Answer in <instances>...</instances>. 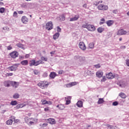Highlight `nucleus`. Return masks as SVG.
Segmentation results:
<instances>
[{"mask_svg": "<svg viewBox=\"0 0 129 129\" xmlns=\"http://www.w3.org/2000/svg\"><path fill=\"white\" fill-rule=\"evenodd\" d=\"M19 97H20V95H19L18 93H15L13 95V98H19Z\"/></svg>", "mask_w": 129, "mask_h": 129, "instance_id": "nucleus-34", "label": "nucleus"}, {"mask_svg": "<svg viewBox=\"0 0 129 129\" xmlns=\"http://www.w3.org/2000/svg\"><path fill=\"white\" fill-rule=\"evenodd\" d=\"M112 13H113V14H117V13H118V11H117V9H116V10H113L112 11Z\"/></svg>", "mask_w": 129, "mask_h": 129, "instance_id": "nucleus-49", "label": "nucleus"}, {"mask_svg": "<svg viewBox=\"0 0 129 129\" xmlns=\"http://www.w3.org/2000/svg\"><path fill=\"white\" fill-rule=\"evenodd\" d=\"M97 8L99 11H107L108 7L103 4H101L98 6Z\"/></svg>", "mask_w": 129, "mask_h": 129, "instance_id": "nucleus-4", "label": "nucleus"}, {"mask_svg": "<svg viewBox=\"0 0 129 129\" xmlns=\"http://www.w3.org/2000/svg\"><path fill=\"white\" fill-rule=\"evenodd\" d=\"M5 75H6V77H8V76H13V74L12 73H7Z\"/></svg>", "mask_w": 129, "mask_h": 129, "instance_id": "nucleus-44", "label": "nucleus"}, {"mask_svg": "<svg viewBox=\"0 0 129 129\" xmlns=\"http://www.w3.org/2000/svg\"><path fill=\"white\" fill-rule=\"evenodd\" d=\"M14 121L16 122V123H17V122H19V121H20V120L18 119H14Z\"/></svg>", "mask_w": 129, "mask_h": 129, "instance_id": "nucleus-58", "label": "nucleus"}, {"mask_svg": "<svg viewBox=\"0 0 129 129\" xmlns=\"http://www.w3.org/2000/svg\"><path fill=\"white\" fill-rule=\"evenodd\" d=\"M106 81V78L105 76H103L102 79L101 80V82H104Z\"/></svg>", "mask_w": 129, "mask_h": 129, "instance_id": "nucleus-39", "label": "nucleus"}, {"mask_svg": "<svg viewBox=\"0 0 129 129\" xmlns=\"http://www.w3.org/2000/svg\"><path fill=\"white\" fill-rule=\"evenodd\" d=\"M126 64L127 66L129 67V59H127L126 60Z\"/></svg>", "mask_w": 129, "mask_h": 129, "instance_id": "nucleus-59", "label": "nucleus"}, {"mask_svg": "<svg viewBox=\"0 0 129 129\" xmlns=\"http://www.w3.org/2000/svg\"><path fill=\"white\" fill-rule=\"evenodd\" d=\"M18 14L19 15H22V14H24V11H18Z\"/></svg>", "mask_w": 129, "mask_h": 129, "instance_id": "nucleus-57", "label": "nucleus"}, {"mask_svg": "<svg viewBox=\"0 0 129 129\" xmlns=\"http://www.w3.org/2000/svg\"><path fill=\"white\" fill-rule=\"evenodd\" d=\"M41 102H42V104H46L47 101L46 100H42Z\"/></svg>", "mask_w": 129, "mask_h": 129, "instance_id": "nucleus-50", "label": "nucleus"}, {"mask_svg": "<svg viewBox=\"0 0 129 129\" xmlns=\"http://www.w3.org/2000/svg\"><path fill=\"white\" fill-rule=\"evenodd\" d=\"M19 55V53L17 51H13L10 53V56L12 58H17Z\"/></svg>", "mask_w": 129, "mask_h": 129, "instance_id": "nucleus-9", "label": "nucleus"}, {"mask_svg": "<svg viewBox=\"0 0 129 129\" xmlns=\"http://www.w3.org/2000/svg\"><path fill=\"white\" fill-rule=\"evenodd\" d=\"M79 60L80 62H84V61H85V57L80 56Z\"/></svg>", "mask_w": 129, "mask_h": 129, "instance_id": "nucleus-32", "label": "nucleus"}, {"mask_svg": "<svg viewBox=\"0 0 129 129\" xmlns=\"http://www.w3.org/2000/svg\"><path fill=\"white\" fill-rule=\"evenodd\" d=\"M56 107H58L59 108V109H64V108H65V106H64V105L63 104H59L56 106Z\"/></svg>", "mask_w": 129, "mask_h": 129, "instance_id": "nucleus-23", "label": "nucleus"}, {"mask_svg": "<svg viewBox=\"0 0 129 129\" xmlns=\"http://www.w3.org/2000/svg\"><path fill=\"white\" fill-rule=\"evenodd\" d=\"M60 36V34L59 32L56 33L53 36V38L54 40H57L58 38H59V36Z\"/></svg>", "mask_w": 129, "mask_h": 129, "instance_id": "nucleus-19", "label": "nucleus"}, {"mask_svg": "<svg viewBox=\"0 0 129 129\" xmlns=\"http://www.w3.org/2000/svg\"><path fill=\"white\" fill-rule=\"evenodd\" d=\"M112 105L113 106H116L117 105H118V102L117 101H115L112 103Z\"/></svg>", "mask_w": 129, "mask_h": 129, "instance_id": "nucleus-42", "label": "nucleus"}, {"mask_svg": "<svg viewBox=\"0 0 129 129\" xmlns=\"http://www.w3.org/2000/svg\"><path fill=\"white\" fill-rule=\"evenodd\" d=\"M41 59L42 61H47V60H48V58H47V57H45L44 56H42L41 57Z\"/></svg>", "mask_w": 129, "mask_h": 129, "instance_id": "nucleus-41", "label": "nucleus"}, {"mask_svg": "<svg viewBox=\"0 0 129 129\" xmlns=\"http://www.w3.org/2000/svg\"><path fill=\"white\" fill-rule=\"evenodd\" d=\"M80 58V56L79 55H76L74 56L75 60H78V59Z\"/></svg>", "mask_w": 129, "mask_h": 129, "instance_id": "nucleus-46", "label": "nucleus"}, {"mask_svg": "<svg viewBox=\"0 0 129 129\" xmlns=\"http://www.w3.org/2000/svg\"><path fill=\"white\" fill-rule=\"evenodd\" d=\"M71 99V97L70 96L65 97V100L66 101V105H68V104H70V103L71 102V101H70Z\"/></svg>", "mask_w": 129, "mask_h": 129, "instance_id": "nucleus-12", "label": "nucleus"}, {"mask_svg": "<svg viewBox=\"0 0 129 129\" xmlns=\"http://www.w3.org/2000/svg\"><path fill=\"white\" fill-rule=\"evenodd\" d=\"M115 77V74H113L112 73H109L108 74H106V78L108 79H113Z\"/></svg>", "mask_w": 129, "mask_h": 129, "instance_id": "nucleus-7", "label": "nucleus"}, {"mask_svg": "<svg viewBox=\"0 0 129 129\" xmlns=\"http://www.w3.org/2000/svg\"><path fill=\"white\" fill-rule=\"evenodd\" d=\"M0 13H1V14H4V13H5V8H0Z\"/></svg>", "mask_w": 129, "mask_h": 129, "instance_id": "nucleus-40", "label": "nucleus"}, {"mask_svg": "<svg viewBox=\"0 0 129 129\" xmlns=\"http://www.w3.org/2000/svg\"><path fill=\"white\" fill-rule=\"evenodd\" d=\"M3 31H10V28H9V27L6 26L5 27H3Z\"/></svg>", "mask_w": 129, "mask_h": 129, "instance_id": "nucleus-37", "label": "nucleus"}, {"mask_svg": "<svg viewBox=\"0 0 129 129\" xmlns=\"http://www.w3.org/2000/svg\"><path fill=\"white\" fill-rule=\"evenodd\" d=\"M98 33H101L103 31H104V29L101 27L98 28L97 29Z\"/></svg>", "mask_w": 129, "mask_h": 129, "instance_id": "nucleus-33", "label": "nucleus"}, {"mask_svg": "<svg viewBox=\"0 0 129 129\" xmlns=\"http://www.w3.org/2000/svg\"><path fill=\"white\" fill-rule=\"evenodd\" d=\"M11 105H17L18 104V102L16 101H12L11 103Z\"/></svg>", "mask_w": 129, "mask_h": 129, "instance_id": "nucleus-31", "label": "nucleus"}, {"mask_svg": "<svg viewBox=\"0 0 129 129\" xmlns=\"http://www.w3.org/2000/svg\"><path fill=\"white\" fill-rule=\"evenodd\" d=\"M112 24H113V22L111 20H109L107 22V25L109 27L111 26V25H112Z\"/></svg>", "mask_w": 129, "mask_h": 129, "instance_id": "nucleus-28", "label": "nucleus"}, {"mask_svg": "<svg viewBox=\"0 0 129 129\" xmlns=\"http://www.w3.org/2000/svg\"><path fill=\"white\" fill-rule=\"evenodd\" d=\"M79 15H76L74 17L71 18L70 19V22H74L75 21H77L79 19Z\"/></svg>", "mask_w": 129, "mask_h": 129, "instance_id": "nucleus-10", "label": "nucleus"}, {"mask_svg": "<svg viewBox=\"0 0 129 129\" xmlns=\"http://www.w3.org/2000/svg\"><path fill=\"white\" fill-rule=\"evenodd\" d=\"M107 127H108L107 129H113V126L111 125H107Z\"/></svg>", "mask_w": 129, "mask_h": 129, "instance_id": "nucleus-43", "label": "nucleus"}, {"mask_svg": "<svg viewBox=\"0 0 129 129\" xmlns=\"http://www.w3.org/2000/svg\"><path fill=\"white\" fill-rule=\"evenodd\" d=\"M89 47L90 49H93V48H94V43H93V42L90 43L89 44Z\"/></svg>", "mask_w": 129, "mask_h": 129, "instance_id": "nucleus-27", "label": "nucleus"}, {"mask_svg": "<svg viewBox=\"0 0 129 129\" xmlns=\"http://www.w3.org/2000/svg\"><path fill=\"white\" fill-rule=\"evenodd\" d=\"M11 119H12V120L13 119V120L14 121L15 119H16V117H15L14 116H11Z\"/></svg>", "mask_w": 129, "mask_h": 129, "instance_id": "nucleus-61", "label": "nucleus"}, {"mask_svg": "<svg viewBox=\"0 0 129 129\" xmlns=\"http://www.w3.org/2000/svg\"><path fill=\"white\" fill-rule=\"evenodd\" d=\"M126 34H127V32L123 29L119 30L117 32V35L119 36H121V35H126Z\"/></svg>", "mask_w": 129, "mask_h": 129, "instance_id": "nucleus-6", "label": "nucleus"}, {"mask_svg": "<svg viewBox=\"0 0 129 129\" xmlns=\"http://www.w3.org/2000/svg\"><path fill=\"white\" fill-rule=\"evenodd\" d=\"M77 84H78V83L76 82L70 83L69 84L67 85V87H72V86H74L75 85H77Z\"/></svg>", "mask_w": 129, "mask_h": 129, "instance_id": "nucleus-13", "label": "nucleus"}, {"mask_svg": "<svg viewBox=\"0 0 129 129\" xmlns=\"http://www.w3.org/2000/svg\"><path fill=\"white\" fill-rule=\"evenodd\" d=\"M94 67H95V68H97V69L100 68V64H95Z\"/></svg>", "mask_w": 129, "mask_h": 129, "instance_id": "nucleus-51", "label": "nucleus"}, {"mask_svg": "<svg viewBox=\"0 0 129 129\" xmlns=\"http://www.w3.org/2000/svg\"><path fill=\"white\" fill-rule=\"evenodd\" d=\"M28 60H23L21 62V65H28Z\"/></svg>", "mask_w": 129, "mask_h": 129, "instance_id": "nucleus-25", "label": "nucleus"}, {"mask_svg": "<svg viewBox=\"0 0 129 129\" xmlns=\"http://www.w3.org/2000/svg\"><path fill=\"white\" fill-rule=\"evenodd\" d=\"M13 49V47H11L10 45L8 46V50H12Z\"/></svg>", "mask_w": 129, "mask_h": 129, "instance_id": "nucleus-62", "label": "nucleus"}, {"mask_svg": "<svg viewBox=\"0 0 129 129\" xmlns=\"http://www.w3.org/2000/svg\"><path fill=\"white\" fill-rule=\"evenodd\" d=\"M19 107L20 108H22L24 107V105H23V104H20L18 105Z\"/></svg>", "mask_w": 129, "mask_h": 129, "instance_id": "nucleus-60", "label": "nucleus"}, {"mask_svg": "<svg viewBox=\"0 0 129 129\" xmlns=\"http://www.w3.org/2000/svg\"><path fill=\"white\" fill-rule=\"evenodd\" d=\"M59 19L60 21H65V17L63 15L59 16Z\"/></svg>", "mask_w": 129, "mask_h": 129, "instance_id": "nucleus-36", "label": "nucleus"}, {"mask_svg": "<svg viewBox=\"0 0 129 129\" xmlns=\"http://www.w3.org/2000/svg\"><path fill=\"white\" fill-rule=\"evenodd\" d=\"M16 46H17V47H19V48H21V49H24V45H23V44L21 43H17L16 44Z\"/></svg>", "mask_w": 129, "mask_h": 129, "instance_id": "nucleus-26", "label": "nucleus"}, {"mask_svg": "<svg viewBox=\"0 0 129 129\" xmlns=\"http://www.w3.org/2000/svg\"><path fill=\"white\" fill-rule=\"evenodd\" d=\"M119 96H120V97H121V98H125V97H126L125 94H124V93H120L119 94Z\"/></svg>", "mask_w": 129, "mask_h": 129, "instance_id": "nucleus-30", "label": "nucleus"}, {"mask_svg": "<svg viewBox=\"0 0 129 129\" xmlns=\"http://www.w3.org/2000/svg\"><path fill=\"white\" fill-rule=\"evenodd\" d=\"M28 124H29V125H33V124H35V122H34L33 121H30L28 123Z\"/></svg>", "mask_w": 129, "mask_h": 129, "instance_id": "nucleus-45", "label": "nucleus"}, {"mask_svg": "<svg viewBox=\"0 0 129 129\" xmlns=\"http://www.w3.org/2000/svg\"><path fill=\"white\" fill-rule=\"evenodd\" d=\"M11 84L15 88H17L19 86V83L16 82H11Z\"/></svg>", "mask_w": 129, "mask_h": 129, "instance_id": "nucleus-16", "label": "nucleus"}, {"mask_svg": "<svg viewBox=\"0 0 129 129\" xmlns=\"http://www.w3.org/2000/svg\"><path fill=\"white\" fill-rule=\"evenodd\" d=\"M42 63V60H35V66H38V65H40Z\"/></svg>", "mask_w": 129, "mask_h": 129, "instance_id": "nucleus-29", "label": "nucleus"}, {"mask_svg": "<svg viewBox=\"0 0 129 129\" xmlns=\"http://www.w3.org/2000/svg\"><path fill=\"white\" fill-rule=\"evenodd\" d=\"M50 78L52 79H54L56 77V73H51L50 75H49Z\"/></svg>", "mask_w": 129, "mask_h": 129, "instance_id": "nucleus-24", "label": "nucleus"}, {"mask_svg": "<svg viewBox=\"0 0 129 129\" xmlns=\"http://www.w3.org/2000/svg\"><path fill=\"white\" fill-rule=\"evenodd\" d=\"M57 33H60L61 32V28L59 27V26H57L56 27Z\"/></svg>", "mask_w": 129, "mask_h": 129, "instance_id": "nucleus-47", "label": "nucleus"}, {"mask_svg": "<svg viewBox=\"0 0 129 129\" xmlns=\"http://www.w3.org/2000/svg\"><path fill=\"white\" fill-rule=\"evenodd\" d=\"M47 120L48 121V122L49 123H50V124H55V119H53V118H49L47 119Z\"/></svg>", "mask_w": 129, "mask_h": 129, "instance_id": "nucleus-17", "label": "nucleus"}, {"mask_svg": "<svg viewBox=\"0 0 129 129\" xmlns=\"http://www.w3.org/2000/svg\"><path fill=\"white\" fill-rule=\"evenodd\" d=\"M58 74H62L63 73V71L62 70L58 71Z\"/></svg>", "mask_w": 129, "mask_h": 129, "instance_id": "nucleus-63", "label": "nucleus"}, {"mask_svg": "<svg viewBox=\"0 0 129 129\" xmlns=\"http://www.w3.org/2000/svg\"><path fill=\"white\" fill-rule=\"evenodd\" d=\"M77 105L78 107H82L83 106V102L82 101H78L77 103Z\"/></svg>", "mask_w": 129, "mask_h": 129, "instance_id": "nucleus-18", "label": "nucleus"}, {"mask_svg": "<svg viewBox=\"0 0 129 129\" xmlns=\"http://www.w3.org/2000/svg\"><path fill=\"white\" fill-rule=\"evenodd\" d=\"M45 29L48 31H51L53 29V23L51 21H49L46 24Z\"/></svg>", "mask_w": 129, "mask_h": 129, "instance_id": "nucleus-3", "label": "nucleus"}, {"mask_svg": "<svg viewBox=\"0 0 129 129\" xmlns=\"http://www.w3.org/2000/svg\"><path fill=\"white\" fill-rule=\"evenodd\" d=\"M101 22H100V25H103V24H104V22H105V19L104 18H102L100 20Z\"/></svg>", "mask_w": 129, "mask_h": 129, "instance_id": "nucleus-38", "label": "nucleus"}, {"mask_svg": "<svg viewBox=\"0 0 129 129\" xmlns=\"http://www.w3.org/2000/svg\"><path fill=\"white\" fill-rule=\"evenodd\" d=\"M88 25L87 23H85V24L82 25V28H85L86 29H88Z\"/></svg>", "mask_w": 129, "mask_h": 129, "instance_id": "nucleus-35", "label": "nucleus"}, {"mask_svg": "<svg viewBox=\"0 0 129 129\" xmlns=\"http://www.w3.org/2000/svg\"><path fill=\"white\" fill-rule=\"evenodd\" d=\"M34 74H35V75H38V74H39V72L37 70H34L33 71Z\"/></svg>", "mask_w": 129, "mask_h": 129, "instance_id": "nucleus-48", "label": "nucleus"}, {"mask_svg": "<svg viewBox=\"0 0 129 129\" xmlns=\"http://www.w3.org/2000/svg\"><path fill=\"white\" fill-rule=\"evenodd\" d=\"M93 5L94 6H98V5H99V3L96 2L94 3Z\"/></svg>", "mask_w": 129, "mask_h": 129, "instance_id": "nucleus-55", "label": "nucleus"}, {"mask_svg": "<svg viewBox=\"0 0 129 129\" xmlns=\"http://www.w3.org/2000/svg\"><path fill=\"white\" fill-rule=\"evenodd\" d=\"M43 77H47V76H48V73H44L43 75H42Z\"/></svg>", "mask_w": 129, "mask_h": 129, "instance_id": "nucleus-52", "label": "nucleus"}, {"mask_svg": "<svg viewBox=\"0 0 129 129\" xmlns=\"http://www.w3.org/2000/svg\"><path fill=\"white\" fill-rule=\"evenodd\" d=\"M47 125H48V123H44L42 124L43 127H45V126H47Z\"/></svg>", "mask_w": 129, "mask_h": 129, "instance_id": "nucleus-56", "label": "nucleus"}, {"mask_svg": "<svg viewBox=\"0 0 129 129\" xmlns=\"http://www.w3.org/2000/svg\"><path fill=\"white\" fill-rule=\"evenodd\" d=\"M21 21L23 24H27L28 23V18L26 16H23Z\"/></svg>", "mask_w": 129, "mask_h": 129, "instance_id": "nucleus-14", "label": "nucleus"}, {"mask_svg": "<svg viewBox=\"0 0 129 129\" xmlns=\"http://www.w3.org/2000/svg\"><path fill=\"white\" fill-rule=\"evenodd\" d=\"M46 104H51V101H47V102L46 103Z\"/></svg>", "mask_w": 129, "mask_h": 129, "instance_id": "nucleus-64", "label": "nucleus"}, {"mask_svg": "<svg viewBox=\"0 0 129 129\" xmlns=\"http://www.w3.org/2000/svg\"><path fill=\"white\" fill-rule=\"evenodd\" d=\"M119 86L120 87H124V86H125V85L124 84H120L119 85Z\"/></svg>", "mask_w": 129, "mask_h": 129, "instance_id": "nucleus-54", "label": "nucleus"}, {"mask_svg": "<svg viewBox=\"0 0 129 129\" xmlns=\"http://www.w3.org/2000/svg\"><path fill=\"white\" fill-rule=\"evenodd\" d=\"M18 16V13L17 12H14L13 13V17H17Z\"/></svg>", "mask_w": 129, "mask_h": 129, "instance_id": "nucleus-53", "label": "nucleus"}, {"mask_svg": "<svg viewBox=\"0 0 129 129\" xmlns=\"http://www.w3.org/2000/svg\"><path fill=\"white\" fill-rule=\"evenodd\" d=\"M104 102V100L103 98H99V100L97 102L98 104H101Z\"/></svg>", "mask_w": 129, "mask_h": 129, "instance_id": "nucleus-22", "label": "nucleus"}, {"mask_svg": "<svg viewBox=\"0 0 129 129\" xmlns=\"http://www.w3.org/2000/svg\"><path fill=\"white\" fill-rule=\"evenodd\" d=\"M6 124L12 125V124H13V120L12 119H9L6 121Z\"/></svg>", "mask_w": 129, "mask_h": 129, "instance_id": "nucleus-20", "label": "nucleus"}, {"mask_svg": "<svg viewBox=\"0 0 129 129\" xmlns=\"http://www.w3.org/2000/svg\"><path fill=\"white\" fill-rule=\"evenodd\" d=\"M11 81H5L4 82V85L6 87H10V84L11 83Z\"/></svg>", "mask_w": 129, "mask_h": 129, "instance_id": "nucleus-21", "label": "nucleus"}, {"mask_svg": "<svg viewBox=\"0 0 129 129\" xmlns=\"http://www.w3.org/2000/svg\"><path fill=\"white\" fill-rule=\"evenodd\" d=\"M88 30L91 32H93V31H95V27L93 25L88 24Z\"/></svg>", "mask_w": 129, "mask_h": 129, "instance_id": "nucleus-8", "label": "nucleus"}, {"mask_svg": "<svg viewBox=\"0 0 129 129\" xmlns=\"http://www.w3.org/2000/svg\"><path fill=\"white\" fill-rule=\"evenodd\" d=\"M38 86L41 88L42 89H45V88H47L48 86H49V83L48 82L46 81H41L38 83Z\"/></svg>", "mask_w": 129, "mask_h": 129, "instance_id": "nucleus-1", "label": "nucleus"}, {"mask_svg": "<svg viewBox=\"0 0 129 129\" xmlns=\"http://www.w3.org/2000/svg\"><path fill=\"white\" fill-rule=\"evenodd\" d=\"M19 65H20V63L14 64L12 66L8 67V69L10 71H16L17 69H18V67H19Z\"/></svg>", "mask_w": 129, "mask_h": 129, "instance_id": "nucleus-2", "label": "nucleus"}, {"mask_svg": "<svg viewBox=\"0 0 129 129\" xmlns=\"http://www.w3.org/2000/svg\"><path fill=\"white\" fill-rule=\"evenodd\" d=\"M29 66H36V60L32 59L29 61Z\"/></svg>", "mask_w": 129, "mask_h": 129, "instance_id": "nucleus-15", "label": "nucleus"}, {"mask_svg": "<svg viewBox=\"0 0 129 129\" xmlns=\"http://www.w3.org/2000/svg\"><path fill=\"white\" fill-rule=\"evenodd\" d=\"M96 75L98 78H101L103 75V72L101 71H99L96 73Z\"/></svg>", "mask_w": 129, "mask_h": 129, "instance_id": "nucleus-11", "label": "nucleus"}, {"mask_svg": "<svg viewBox=\"0 0 129 129\" xmlns=\"http://www.w3.org/2000/svg\"><path fill=\"white\" fill-rule=\"evenodd\" d=\"M79 47L83 51H85V50H86V46H85V44H84V42H83L79 43Z\"/></svg>", "mask_w": 129, "mask_h": 129, "instance_id": "nucleus-5", "label": "nucleus"}]
</instances>
